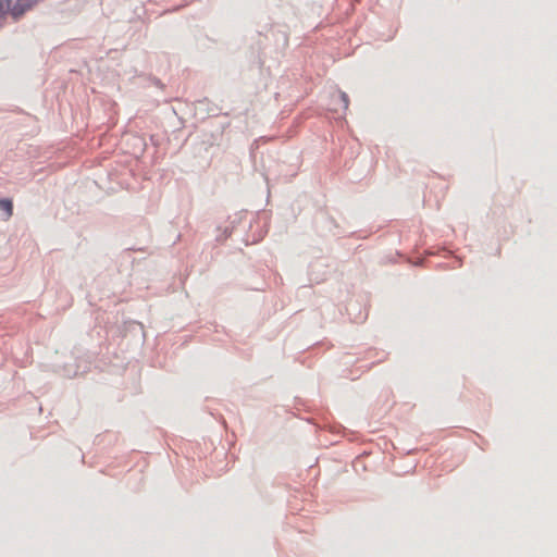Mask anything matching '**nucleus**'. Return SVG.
Segmentation results:
<instances>
[{"label":"nucleus","instance_id":"1","mask_svg":"<svg viewBox=\"0 0 557 557\" xmlns=\"http://www.w3.org/2000/svg\"><path fill=\"white\" fill-rule=\"evenodd\" d=\"M37 0H16L15 3L10 5V14L16 21L18 20L25 12L30 10Z\"/></svg>","mask_w":557,"mask_h":557},{"label":"nucleus","instance_id":"2","mask_svg":"<svg viewBox=\"0 0 557 557\" xmlns=\"http://www.w3.org/2000/svg\"><path fill=\"white\" fill-rule=\"evenodd\" d=\"M0 209L4 212V220H9L13 214V203L10 199L0 198Z\"/></svg>","mask_w":557,"mask_h":557},{"label":"nucleus","instance_id":"3","mask_svg":"<svg viewBox=\"0 0 557 557\" xmlns=\"http://www.w3.org/2000/svg\"><path fill=\"white\" fill-rule=\"evenodd\" d=\"M11 0H0V18H3L10 11Z\"/></svg>","mask_w":557,"mask_h":557},{"label":"nucleus","instance_id":"4","mask_svg":"<svg viewBox=\"0 0 557 557\" xmlns=\"http://www.w3.org/2000/svg\"><path fill=\"white\" fill-rule=\"evenodd\" d=\"M338 98L343 104V110L346 111L348 109V106H349V98H348V95L344 91H338Z\"/></svg>","mask_w":557,"mask_h":557}]
</instances>
